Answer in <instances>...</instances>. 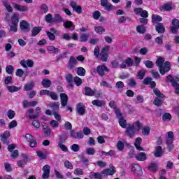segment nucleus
<instances>
[{
    "instance_id": "f257e3e1",
    "label": "nucleus",
    "mask_w": 179,
    "mask_h": 179,
    "mask_svg": "<svg viewBox=\"0 0 179 179\" xmlns=\"http://www.w3.org/2000/svg\"><path fill=\"white\" fill-rule=\"evenodd\" d=\"M40 111H41V108L40 107H36V114L33 115V113H34V109L29 108L28 109V118L29 120H36L38 117H40Z\"/></svg>"
},
{
    "instance_id": "f03ea898",
    "label": "nucleus",
    "mask_w": 179,
    "mask_h": 179,
    "mask_svg": "<svg viewBox=\"0 0 179 179\" xmlns=\"http://www.w3.org/2000/svg\"><path fill=\"white\" fill-rule=\"evenodd\" d=\"M46 34L50 41H54L55 40V36H59V31L52 27L50 29V31H46Z\"/></svg>"
},
{
    "instance_id": "7ed1b4c3",
    "label": "nucleus",
    "mask_w": 179,
    "mask_h": 179,
    "mask_svg": "<svg viewBox=\"0 0 179 179\" xmlns=\"http://www.w3.org/2000/svg\"><path fill=\"white\" fill-rule=\"evenodd\" d=\"M110 50V46H105L101 51L99 55L103 62H107L108 59V51Z\"/></svg>"
},
{
    "instance_id": "20e7f679",
    "label": "nucleus",
    "mask_w": 179,
    "mask_h": 179,
    "mask_svg": "<svg viewBox=\"0 0 179 179\" xmlns=\"http://www.w3.org/2000/svg\"><path fill=\"white\" fill-rule=\"evenodd\" d=\"M131 171L135 176H136V177H140L142 176V174H143V172L142 171V167H141V166L137 164H131Z\"/></svg>"
},
{
    "instance_id": "39448f33",
    "label": "nucleus",
    "mask_w": 179,
    "mask_h": 179,
    "mask_svg": "<svg viewBox=\"0 0 179 179\" xmlns=\"http://www.w3.org/2000/svg\"><path fill=\"white\" fill-rule=\"evenodd\" d=\"M179 29V20L177 18L172 20V26L171 27V33L172 34H177Z\"/></svg>"
},
{
    "instance_id": "423d86ee",
    "label": "nucleus",
    "mask_w": 179,
    "mask_h": 179,
    "mask_svg": "<svg viewBox=\"0 0 179 179\" xmlns=\"http://www.w3.org/2000/svg\"><path fill=\"white\" fill-rule=\"evenodd\" d=\"M76 110L78 115H85V114H86V106H85V104L82 102L76 105Z\"/></svg>"
},
{
    "instance_id": "0eeeda50",
    "label": "nucleus",
    "mask_w": 179,
    "mask_h": 179,
    "mask_svg": "<svg viewBox=\"0 0 179 179\" xmlns=\"http://www.w3.org/2000/svg\"><path fill=\"white\" fill-rule=\"evenodd\" d=\"M101 5L105 8V10H113L115 9V6L108 2V0H101Z\"/></svg>"
},
{
    "instance_id": "6e6552de",
    "label": "nucleus",
    "mask_w": 179,
    "mask_h": 179,
    "mask_svg": "<svg viewBox=\"0 0 179 179\" xmlns=\"http://www.w3.org/2000/svg\"><path fill=\"white\" fill-rule=\"evenodd\" d=\"M171 69V65L170 64V62L166 61L164 63V67L162 66L159 69V73H161V75H164L166 72H169Z\"/></svg>"
},
{
    "instance_id": "1a4fd4ad",
    "label": "nucleus",
    "mask_w": 179,
    "mask_h": 179,
    "mask_svg": "<svg viewBox=\"0 0 179 179\" xmlns=\"http://www.w3.org/2000/svg\"><path fill=\"white\" fill-rule=\"evenodd\" d=\"M110 169H106L103 170L101 172V174H102V176H104V177H107L108 176H114V174H115V167H114V166L111 165Z\"/></svg>"
},
{
    "instance_id": "9d476101",
    "label": "nucleus",
    "mask_w": 179,
    "mask_h": 179,
    "mask_svg": "<svg viewBox=\"0 0 179 179\" xmlns=\"http://www.w3.org/2000/svg\"><path fill=\"white\" fill-rule=\"evenodd\" d=\"M20 27L21 31L23 33H27V31H30V24L25 20H22L20 23Z\"/></svg>"
},
{
    "instance_id": "9b49d317",
    "label": "nucleus",
    "mask_w": 179,
    "mask_h": 179,
    "mask_svg": "<svg viewBox=\"0 0 179 179\" xmlns=\"http://www.w3.org/2000/svg\"><path fill=\"white\" fill-rule=\"evenodd\" d=\"M21 66H22L23 68H33V66H34V62L31 59H28V60H21L20 62Z\"/></svg>"
},
{
    "instance_id": "f8f14e48",
    "label": "nucleus",
    "mask_w": 179,
    "mask_h": 179,
    "mask_svg": "<svg viewBox=\"0 0 179 179\" xmlns=\"http://www.w3.org/2000/svg\"><path fill=\"white\" fill-rule=\"evenodd\" d=\"M70 136L73 139H83V131H80L76 132L75 130H71L70 132Z\"/></svg>"
},
{
    "instance_id": "ddd939ff",
    "label": "nucleus",
    "mask_w": 179,
    "mask_h": 179,
    "mask_svg": "<svg viewBox=\"0 0 179 179\" xmlns=\"http://www.w3.org/2000/svg\"><path fill=\"white\" fill-rule=\"evenodd\" d=\"M110 70L108 69V68H107V66H106L105 65L98 66L96 67V72L99 75V76H104V75H106L104 72H108Z\"/></svg>"
},
{
    "instance_id": "4468645a",
    "label": "nucleus",
    "mask_w": 179,
    "mask_h": 179,
    "mask_svg": "<svg viewBox=\"0 0 179 179\" xmlns=\"http://www.w3.org/2000/svg\"><path fill=\"white\" fill-rule=\"evenodd\" d=\"M125 63H122L120 64V68H122V69H125V68H127V66H132V65H134V59L131 57H128L127 59H126L124 60Z\"/></svg>"
},
{
    "instance_id": "2eb2a0df",
    "label": "nucleus",
    "mask_w": 179,
    "mask_h": 179,
    "mask_svg": "<svg viewBox=\"0 0 179 179\" xmlns=\"http://www.w3.org/2000/svg\"><path fill=\"white\" fill-rule=\"evenodd\" d=\"M50 165H45L42 170L43 173L42 174V178L43 179H48L50 178Z\"/></svg>"
},
{
    "instance_id": "dca6fc26",
    "label": "nucleus",
    "mask_w": 179,
    "mask_h": 179,
    "mask_svg": "<svg viewBox=\"0 0 179 179\" xmlns=\"http://www.w3.org/2000/svg\"><path fill=\"white\" fill-rule=\"evenodd\" d=\"M78 65V61L75 59V57L71 56L69 60L67 68L69 69H73L74 66Z\"/></svg>"
},
{
    "instance_id": "f3484780",
    "label": "nucleus",
    "mask_w": 179,
    "mask_h": 179,
    "mask_svg": "<svg viewBox=\"0 0 179 179\" xmlns=\"http://www.w3.org/2000/svg\"><path fill=\"white\" fill-rule=\"evenodd\" d=\"M163 155H164V150H163L162 146L158 145L155 147V151L154 152L155 157H162Z\"/></svg>"
},
{
    "instance_id": "a211bd4d",
    "label": "nucleus",
    "mask_w": 179,
    "mask_h": 179,
    "mask_svg": "<svg viewBox=\"0 0 179 179\" xmlns=\"http://www.w3.org/2000/svg\"><path fill=\"white\" fill-rule=\"evenodd\" d=\"M70 6L72 7L73 10H75L76 13H78V14L82 13V6H78L76 1H71Z\"/></svg>"
},
{
    "instance_id": "6ab92c4d",
    "label": "nucleus",
    "mask_w": 179,
    "mask_h": 179,
    "mask_svg": "<svg viewBox=\"0 0 179 179\" xmlns=\"http://www.w3.org/2000/svg\"><path fill=\"white\" fill-rule=\"evenodd\" d=\"M125 134L127 136H129V138H134L135 136V131L134 129L131 127V124H128V127H126Z\"/></svg>"
},
{
    "instance_id": "aec40b11",
    "label": "nucleus",
    "mask_w": 179,
    "mask_h": 179,
    "mask_svg": "<svg viewBox=\"0 0 179 179\" xmlns=\"http://www.w3.org/2000/svg\"><path fill=\"white\" fill-rule=\"evenodd\" d=\"M13 8L20 12H27L29 10V7H27V6H22L16 3L13 4Z\"/></svg>"
},
{
    "instance_id": "412c9836",
    "label": "nucleus",
    "mask_w": 179,
    "mask_h": 179,
    "mask_svg": "<svg viewBox=\"0 0 179 179\" xmlns=\"http://www.w3.org/2000/svg\"><path fill=\"white\" fill-rule=\"evenodd\" d=\"M60 100H61L62 107L66 106L68 104V95H66V94L65 93H61Z\"/></svg>"
},
{
    "instance_id": "4be33fe9",
    "label": "nucleus",
    "mask_w": 179,
    "mask_h": 179,
    "mask_svg": "<svg viewBox=\"0 0 179 179\" xmlns=\"http://www.w3.org/2000/svg\"><path fill=\"white\" fill-rule=\"evenodd\" d=\"M65 79L70 87H73V75L69 73L65 76Z\"/></svg>"
},
{
    "instance_id": "5701e85b",
    "label": "nucleus",
    "mask_w": 179,
    "mask_h": 179,
    "mask_svg": "<svg viewBox=\"0 0 179 179\" xmlns=\"http://www.w3.org/2000/svg\"><path fill=\"white\" fill-rule=\"evenodd\" d=\"M35 85L36 84L34 83V81L31 80L29 83H27V84L24 85V90L25 92H30L33 90Z\"/></svg>"
},
{
    "instance_id": "b1692460",
    "label": "nucleus",
    "mask_w": 179,
    "mask_h": 179,
    "mask_svg": "<svg viewBox=\"0 0 179 179\" xmlns=\"http://www.w3.org/2000/svg\"><path fill=\"white\" fill-rule=\"evenodd\" d=\"M155 29L157 33H159L160 34H162L166 31V28L164 27V25L163 23H157V25H155Z\"/></svg>"
},
{
    "instance_id": "393cba45",
    "label": "nucleus",
    "mask_w": 179,
    "mask_h": 179,
    "mask_svg": "<svg viewBox=\"0 0 179 179\" xmlns=\"http://www.w3.org/2000/svg\"><path fill=\"white\" fill-rule=\"evenodd\" d=\"M136 159L138 162H145V160H146V159H148V157L146 156V153L140 152L138 154H136Z\"/></svg>"
},
{
    "instance_id": "a878e982",
    "label": "nucleus",
    "mask_w": 179,
    "mask_h": 179,
    "mask_svg": "<svg viewBox=\"0 0 179 179\" xmlns=\"http://www.w3.org/2000/svg\"><path fill=\"white\" fill-rule=\"evenodd\" d=\"M173 6L170 3H165L160 8L162 12H169L170 10H173Z\"/></svg>"
},
{
    "instance_id": "bb28decb",
    "label": "nucleus",
    "mask_w": 179,
    "mask_h": 179,
    "mask_svg": "<svg viewBox=\"0 0 179 179\" xmlns=\"http://www.w3.org/2000/svg\"><path fill=\"white\" fill-rule=\"evenodd\" d=\"M85 95L86 96H94L96 92H97V90H92V88L89 87H85Z\"/></svg>"
},
{
    "instance_id": "cd10ccee",
    "label": "nucleus",
    "mask_w": 179,
    "mask_h": 179,
    "mask_svg": "<svg viewBox=\"0 0 179 179\" xmlns=\"http://www.w3.org/2000/svg\"><path fill=\"white\" fill-rule=\"evenodd\" d=\"M165 82L166 83H171L172 85L175 83V82H179V78H173V76L171 75H169L166 76Z\"/></svg>"
},
{
    "instance_id": "c85d7f7f",
    "label": "nucleus",
    "mask_w": 179,
    "mask_h": 179,
    "mask_svg": "<svg viewBox=\"0 0 179 179\" xmlns=\"http://www.w3.org/2000/svg\"><path fill=\"white\" fill-rule=\"evenodd\" d=\"M48 107L52 109L53 113H57L59 110V103H52L48 104Z\"/></svg>"
},
{
    "instance_id": "c756f323",
    "label": "nucleus",
    "mask_w": 179,
    "mask_h": 179,
    "mask_svg": "<svg viewBox=\"0 0 179 179\" xmlns=\"http://www.w3.org/2000/svg\"><path fill=\"white\" fill-rule=\"evenodd\" d=\"M145 76H146V70L141 69L138 71V73L136 74V78H137V79L142 80L145 78Z\"/></svg>"
},
{
    "instance_id": "7c9ffc66",
    "label": "nucleus",
    "mask_w": 179,
    "mask_h": 179,
    "mask_svg": "<svg viewBox=\"0 0 179 179\" xmlns=\"http://www.w3.org/2000/svg\"><path fill=\"white\" fill-rule=\"evenodd\" d=\"M41 85L45 89H48V87H51L52 83L48 78H45L42 80Z\"/></svg>"
},
{
    "instance_id": "2f4dec72",
    "label": "nucleus",
    "mask_w": 179,
    "mask_h": 179,
    "mask_svg": "<svg viewBox=\"0 0 179 179\" xmlns=\"http://www.w3.org/2000/svg\"><path fill=\"white\" fill-rule=\"evenodd\" d=\"M68 139V134L63 133L59 136V143H65Z\"/></svg>"
},
{
    "instance_id": "473e14b6",
    "label": "nucleus",
    "mask_w": 179,
    "mask_h": 179,
    "mask_svg": "<svg viewBox=\"0 0 179 179\" xmlns=\"http://www.w3.org/2000/svg\"><path fill=\"white\" fill-rule=\"evenodd\" d=\"M40 31H41V27H34L31 31V37H36V36H37L38 34V33H40Z\"/></svg>"
},
{
    "instance_id": "72a5a7b5",
    "label": "nucleus",
    "mask_w": 179,
    "mask_h": 179,
    "mask_svg": "<svg viewBox=\"0 0 179 179\" xmlns=\"http://www.w3.org/2000/svg\"><path fill=\"white\" fill-rule=\"evenodd\" d=\"M64 18L59 14H55L53 17V23H62Z\"/></svg>"
},
{
    "instance_id": "f704fd0d",
    "label": "nucleus",
    "mask_w": 179,
    "mask_h": 179,
    "mask_svg": "<svg viewBox=\"0 0 179 179\" xmlns=\"http://www.w3.org/2000/svg\"><path fill=\"white\" fill-rule=\"evenodd\" d=\"M163 98L156 97L154 99L153 104H155V106H157V107H160V106L163 105Z\"/></svg>"
},
{
    "instance_id": "c9c22d12",
    "label": "nucleus",
    "mask_w": 179,
    "mask_h": 179,
    "mask_svg": "<svg viewBox=\"0 0 179 179\" xmlns=\"http://www.w3.org/2000/svg\"><path fill=\"white\" fill-rule=\"evenodd\" d=\"M43 131L45 136H51V129L48 125H43Z\"/></svg>"
},
{
    "instance_id": "e433bc0d",
    "label": "nucleus",
    "mask_w": 179,
    "mask_h": 179,
    "mask_svg": "<svg viewBox=\"0 0 179 179\" xmlns=\"http://www.w3.org/2000/svg\"><path fill=\"white\" fill-rule=\"evenodd\" d=\"M92 104L96 107H102V106H106V101L96 99L92 101Z\"/></svg>"
},
{
    "instance_id": "4c0bfd02",
    "label": "nucleus",
    "mask_w": 179,
    "mask_h": 179,
    "mask_svg": "<svg viewBox=\"0 0 179 179\" xmlns=\"http://www.w3.org/2000/svg\"><path fill=\"white\" fill-rule=\"evenodd\" d=\"M102 176L103 174L100 173H93L91 172L90 173V178H96V179H102Z\"/></svg>"
},
{
    "instance_id": "58836bf2",
    "label": "nucleus",
    "mask_w": 179,
    "mask_h": 179,
    "mask_svg": "<svg viewBox=\"0 0 179 179\" xmlns=\"http://www.w3.org/2000/svg\"><path fill=\"white\" fill-rule=\"evenodd\" d=\"M64 26L66 29H70V30H75V26L71 21H66L64 22Z\"/></svg>"
},
{
    "instance_id": "ea45409f",
    "label": "nucleus",
    "mask_w": 179,
    "mask_h": 179,
    "mask_svg": "<svg viewBox=\"0 0 179 179\" xmlns=\"http://www.w3.org/2000/svg\"><path fill=\"white\" fill-rule=\"evenodd\" d=\"M131 127L134 129V131H140L141 128L142 127V124H141L140 122H136L134 123H133L132 125H131Z\"/></svg>"
},
{
    "instance_id": "a19ab883",
    "label": "nucleus",
    "mask_w": 179,
    "mask_h": 179,
    "mask_svg": "<svg viewBox=\"0 0 179 179\" xmlns=\"http://www.w3.org/2000/svg\"><path fill=\"white\" fill-rule=\"evenodd\" d=\"M76 73L78 76H85L86 75V70L83 67H78L77 68Z\"/></svg>"
},
{
    "instance_id": "79ce46f5",
    "label": "nucleus",
    "mask_w": 179,
    "mask_h": 179,
    "mask_svg": "<svg viewBox=\"0 0 179 179\" xmlns=\"http://www.w3.org/2000/svg\"><path fill=\"white\" fill-rule=\"evenodd\" d=\"M155 64L159 67V71H160L163 66V64H164V59H163V57L158 58Z\"/></svg>"
},
{
    "instance_id": "37998d69",
    "label": "nucleus",
    "mask_w": 179,
    "mask_h": 179,
    "mask_svg": "<svg viewBox=\"0 0 179 179\" xmlns=\"http://www.w3.org/2000/svg\"><path fill=\"white\" fill-rule=\"evenodd\" d=\"M119 124L122 128H127L128 127V124H127V120L124 119L123 117H120L119 118Z\"/></svg>"
},
{
    "instance_id": "c03bdc74",
    "label": "nucleus",
    "mask_w": 179,
    "mask_h": 179,
    "mask_svg": "<svg viewBox=\"0 0 179 179\" xmlns=\"http://www.w3.org/2000/svg\"><path fill=\"white\" fill-rule=\"evenodd\" d=\"M136 31L137 33H140V34H145V33H146V28L143 25H138Z\"/></svg>"
},
{
    "instance_id": "a18cd8bd",
    "label": "nucleus",
    "mask_w": 179,
    "mask_h": 179,
    "mask_svg": "<svg viewBox=\"0 0 179 179\" xmlns=\"http://www.w3.org/2000/svg\"><path fill=\"white\" fill-rule=\"evenodd\" d=\"M11 22L13 24H18L19 23V15L14 13L11 17Z\"/></svg>"
},
{
    "instance_id": "49530a36",
    "label": "nucleus",
    "mask_w": 179,
    "mask_h": 179,
    "mask_svg": "<svg viewBox=\"0 0 179 179\" xmlns=\"http://www.w3.org/2000/svg\"><path fill=\"white\" fill-rule=\"evenodd\" d=\"M7 89L10 93H13L15 92H19L20 90V87H16L15 85L7 86Z\"/></svg>"
},
{
    "instance_id": "de8ad7c7",
    "label": "nucleus",
    "mask_w": 179,
    "mask_h": 179,
    "mask_svg": "<svg viewBox=\"0 0 179 179\" xmlns=\"http://www.w3.org/2000/svg\"><path fill=\"white\" fill-rule=\"evenodd\" d=\"M153 93L157 96V97H160L161 99H164L165 96L163 93H162L160 92V90H159V89L157 88H154L153 89Z\"/></svg>"
},
{
    "instance_id": "09e8293b",
    "label": "nucleus",
    "mask_w": 179,
    "mask_h": 179,
    "mask_svg": "<svg viewBox=\"0 0 179 179\" xmlns=\"http://www.w3.org/2000/svg\"><path fill=\"white\" fill-rule=\"evenodd\" d=\"M162 121L164 122L171 121V115L169 113H166L162 115Z\"/></svg>"
},
{
    "instance_id": "8fccbe9b",
    "label": "nucleus",
    "mask_w": 179,
    "mask_h": 179,
    "mask_svg": "<svg viewBox=\"0 0 179 179\" xmlns=\"http://www.w3.org/2000/svg\"><path fill=\"white\" fill-rule=\"evenodd\" d=\"M94 30L98 34H103L106 31V29L101 26L95 27Z\"/></svg>"
},
{
    "instance_id": "3c124183",
    "label": "nucleus",
    "mask_w": 179,
    "mask_h": 179,
    "mask_svg": "<svg viewBox=\"0 0 179 179\" xmlns=\"http://www.w3.org/2000/svg\"><path fill=\"white\" fill-rule=\"evenodd\" d=\"M27 162L28 161H26L24 159H21V160H18L17 162V166L18 167H20L21 169H23L24 168V166H26V164H27Z\"/></svg>"
},
{
    "instance_id": "603ef678",
    "label": "nucleus",
    "mask_w": 179,
    "mask_h": 179,
    "mask_svg": "<svg viewBox=\"0 0 179 179\" xmlns=\"http://www.w3.org/2000/svg\"><path fill=\"white\" fill-rule=\"evenodd\" d=\"M13 71H15V67L12 65H8L6 67V71L8 75H13Z\"/></svg>"
},
{
    "instance_id": "864d4df0",
    "label": "nucleus",
    "mask_w": 179,
    "mask_h": 179,
    "mask_svg": "<svg viewBox=\"0 0 179 179\" xmlns=\"http://www.w3.org/2000/svg\"><path fill=\"white\" fill-rule=\"evenodd\" d=\"M10 137V132L9 131H6L2 134H0L1 139H9Z\"/></svg>"
},
{
    "instance_id": "5fc2aeb1",
    "label": "nucleus",
    "mask_w": 179,
    "mask_h": 179,
    "mask_svg": "<svg viewBox=\"0 0 179 179\" xmlns=\"http://www.w3.org/2000/svg\"><path fill=\"white\" fill-rule=\"evenodd\" d=\"M45 20L47 22V23H53L54 22V18L52 17V15L50 13L46 15L45 16Z\"/></svg>"
},
{
    "instance_id": "6e6d98bb",
    "label": "nucleus",
    "mask_w": 179,
    "mask_h": 179,
    "mask_svg": "<svg viewBox=\"0 0 179 179\" xmlns=\"http://www.w3.org/2000/svg\"><path fill=\"white\" fill-rule=\"evenodd\" d=\"M36 155L41 160L47 159V154L43 152L42 151H36Z\"/></svg>"
},
{
    "instance_id": "4d7b16f0",
    "label": "nucleus",
    "mask_w": 179,
    "mask_h": 179,
    "mask_svg": "<svg viewBox=\"0 0 179 179\" xmlns=\"http://www.w3.org/2000/svg\"><path fill=\"white\" fill-rule=\"evenodd\" d=\"M150 171H152L153 173H156L157 171V164H150V165L148 167Z\"/></svg>"
},
{
    "instance_id": "13d9d810",
    "label": "nucleus",
    "mask_w": 179,
    "mask_h": 179,
    "mask_svg": "<svg viewBox=\"0 0 179 179\" xmlns=\"http://www.w3.org/2000/svg\"><path fill=\"white\" fill-rule=\"evenodd\" d=\"M116 148L118 150H120V152H122L124 148V143L121 141H118Z\"/></svg>"
},
{
    "instance_id": "bf43d9fd",
    "label": "nucleus",
    "mask_w": 179,
    "mask_h": 179,
    "mask_svg": "<svg viewBox=\"0 0 179 179\" xmlns=\"http://www.w3.org/2000/svg\"><path fill=\"white\" fill-rule=\"evenodd\" d=\"M73 82L76 86H80L83 83V80L79 77H74Z\"/></svg>"
},
{
    "instance_id": "052dcab7",
    "label": "nucleus",
    "mask_w": 179,
    "mask_h": 179,
    "mask_svg": "<svg viewBox=\"0 0 179 179\" xmlns=\"http://www.w3.org/2000/svg\"><path fill=\"white\" fill-rule=\"evenodd\" d=\"M48 51H54V54H58L61 52V50L54 47V46H48Z\"/></svg>"
},
{
    "instance_id": "680f3d73",
    "label": "nucleus",
    "mask_w": 179,
    "mask_h": 179,
    "mask_svg": "<svg viewBox=\"0 0 179 179\" xmlns=\"http://www.w3.org/2000/svg\"><path fill=\"white\" fill-rule=\"evenodd\" d=\"M152 22H162V20H163V18L160 17V15H156L153 14L152 15Z\"/></svg>"
},
{
    "instance_id": "e2e57ef3",
    "label": "nucleus",
    "mask_w": 179,
    "mask_h": 179,
    "mask_svg": "<svg viewBox=\"0 0 179 179\" xmlns=\"http://www.w3.org/2000/svg\"><path fill=\"white\" fill-rule=\"evenodd\" d=\"M94 153H96L94 148H89L86 149V154L88 155V156H93Z\"/></svg>"
},
{
    "instance_id": "0e129e2a",
    "label": "nucleus",
    "mask_w": 179,
    "mask_h": 179,
    "mask_svg": "<svg viewBox=\"0 0 179 179\" xmlns=\"http://www.w3.org/2000/svg\"><path fill=\"white\" fill-rule=\"evenodd\" d=\"M71 150L73 152H79V150H80V146L78 144H73L71 146Z\"/></svg>"
},
{
    "instance_id": "69168bd1",
    "label": "nucleus",
    "mask_w": 179,
    "mask_h": 179,
    "mask_svg": "<svg viewBox=\"0 0 179 179\" xmlns=\"http://www.w3.org/2000/svg\"><path fill=\"white\" fill-rule=\"evenodd\" d=\"M127 86L130 87H135L136 86V81L134 78H130L129 83H127Z\"/></svg>"
},
{
    "instance_id": "338daca9",
    "label": "nucleus",
    "mask_w": 179,
    "mask_h": 179,
    "mask_svg": "<svg viewBox=\"0 0 179 179\" xmlns=\"http://www.w3.org/2000/svg\"><path fill=\"white\" fill-rule=\"evenodd\" d=\"M102 155H104L105 156H115V151L110 150L109 152H105L102 151L101 152Z\"/></svg>"
},
{
    "instance_id": "774afa93",
    "label": "nucleus",
    "mask_w": 179,
    "mask_h": 179,
    "mask_svg": "<svg viewBox=\"0 0 179 179\" xmlns=\"http://www.w3.org/2000/svg\"><path fill=\"white\" fill-rule=\"evenodd\" d=\"M172 86H173L174 89H175V93L176 94H178L179 93V84H178V81L175 82Z\"/></svg>"
}]
</instances>
